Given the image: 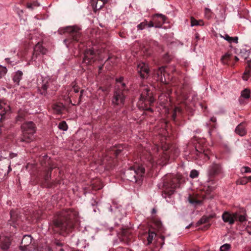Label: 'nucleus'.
Returning <instances> with one entry per match:
<instances>
[{
  "instance_id": "1",
  "label": "nucleus",
  "mask_w": 251,
  "mask_h": 251,
  "mask_svg": "<svg viewBox=\"0 0 251 251\" xmlns=\"http://www.w3.org/2000/svg\"><path fill=\"white\" fill-rule=\"evenodd\" d=\"M162 150L163 151V153L160 155L158 154V152L159 151L158 146L154 145L152 147L151 151L146 152L147 151H143L141 154V159L142 160H146L147 162L150 164V167H153L156 165L161 166L165 165L170 158H174L179 154L177 149H175L173 154V149L168 144L162 146Z\"/></svg>"
},
{
  "instance_id": "2",
  "label": "nucleus",
  "mask_w": 251,
  "mask_h": 251,
  "mask_svg": "<svg viewBox=\"0 0 251 251\" xmlns=\"http://www.w3.org/2000/svg\"><path fill=\"white\" fill-rule=\"evenodd\" d=\"M78 213L73 210L66 209L58 213L53 221L55 228L60 234L65 235L71 231L75 224L78 222Z\"/></svg>"
},
{
  "instance_id": "3",
  "label": "nucleus",
  "mask_w": 251,
  "mask_h": 251,
  "mask_svg": "<svg viewBox=\"0 0 251 251\" xmlns=\"http://www.w3.org/2000/svg\"><path fill=\"white\" fill-rule=\"evenodd\" d=\"M223 174V170L221 164L219 163H212L210 165L207 170V175L209 177L207 186L206 189L207 194H210L216 188V182L215 178Z\"/></svg>"
},
{
  "instance_id": "4",
  "label": "nucleus",
  "mask_w": 251,
  "mask_h": 251,
  "mask_svg": "<svg viewBox=\"0 0 251 251\" xmlns=\"http://www.w3.org/2000/svg\"><path fill=\"white\" fill-rule=\"evenodd\" d=\"M140 91L141 95L137 102V106L140 109L152 111L151 109L148 107V105H150L154 101L152 93L150 92V87L147 85H142L140 86Z\"/></svg>"
},
{
  "instance_id": "5",
  "label": "nucleus",
  "mask_w": 251,
  "mask_h": 251,
  "mask_svg": "<svg viewBox=\"0 0 251 251\" xmlns=\"http://www.w3.org/2000/svg\"><path fill=\"white\" fill-rule=\"evenodd\" d=\"M21 128L23 136L18 139L20 142L29 143L33 140V135L36 132L35 125L32 122H27L22 124Z\"/></svg>"
},
{
  "instance_id": "6",
  "label": "nucleus",
  "mask_w": 251,
  "mask_h": 251,
  "mask_svg": "<svg viewBox=\"0 0 251 251\" xmlns=\"http://www.w3.org/2000/svg\"><path fill=\"white\" fill-rule=\"evenodd\" d=\"M145 171V168L142 165L134 166L125 172V176L127 180L133 182H137L143 177Z\"/></svg>"
},
{
  "instance_id": "7",
  "label": "nucleus",
  "mask_w": 251,
  "mask_h": 251,
  "mask_svg": "<svg viewBox=\"0 0 251 251\" xmlns=\"http://www.w3.org/2000/svg\"><path fill=\"white\" fill-rule=\"evenodd\" d=\"M80 30V29L76 26H68L60 28L58 30V32L60 34L65 33L69 34V39H66L64 40V42L67 45L70 42L73 41L77 42L80 40L81 34Z\"/></svg>"
},
{
  "instance_id": "8",
  "label": "nucleus",
  "mask_w": 251,
  "mask_h": 251,
  "mask_svg": "<svg viewBox=\"0 0 251 251\" xmlns=\"http://www.w3.org/2000/svg\"><path fill=\"white\" fill-rule=\"evenodd\" d=\"M179 182L177 178L171 177L164 181L162 195L164 198L173 195L176 189L178 187Z\"/></svg>"
},
{
  "instance_id": "9",
  "label": "nucleus",
  "mask_w": 251,
  "mask_h": 251,
  "mask_svg": "<svg viewBox=\"0 0 251 251\" xmlns=\"http://www.w3.org/2000/svg\"><path fill=\"white\" fill-rule=\"evenodd\" d=\"M103 56L98 51H94L93 50H87L84 53L83 62L87 65H91L97 60H102Z\"/></svg>"
},
{
  "instance_id": "10",
  "label": "nucleus",
  "mask_w": 251,
  "mask_h": 251,
  "mask_svg": "<svg viewBox=\"0 0 251 251\" xmlns=\"http://www.w3.org/2000/svg\"><path fill=\"white\" fill-rule=\"evenodd\" d=\"M166 16L162 14H155L151 16V20L149 22V27L160 28L165 22Z\"/></svg>"
},
{
  "instance_id": "11",
  "label": "nucleus",
  "mask_w": 251,
  "mask_h": 251,
  "mask_svg": "<svg viewBox=\"0 0 251 251\" xmlns=\"http://www.w3.org/2000/svg\"><path fill=\"white\" fill-rule=\"evenodd\" d=\"M124 91L120 89H116L112 100V103L114 106H121L124 104L125 99Z\"/></svg>"
},
{
  "instance_id": "12",
  "label": "nucleus",
  "mask_w": 251,
  "mask_h": 251,
  "mask_svg": "<svg viewBox=\"0 0 251 251\" xmlns=\"http://www.w3.org/2000/svg\"><path fill=\"white\" fill-rule=\"evenodd\" d=\"M195 153L197 156L196 159H201L205 161L209 159L210 151L204 147H201L200 145H197Z\"/></svg>"
},
{
  "instance_id": "13",
  "label": "nucleus",
  "mask_w": 251,
  "mask_h": 251,
  "mask_svg": "<svg viewBox=\"0 0 251 251\" xmlns=\"http://www.w3.org/2000/svg\"><path fill=\"white\" fill-rule=\"evenodd\" d=\"M237 213H230L227 211H225L222 216V218L225 223H228L232 225L235 221H237Z\"/></svg>"
},
{
  "instance_id": "14",
  "label": "nucleus",
  "mask_w": 251,
  "mask_h": 251,
  "mask_svg": "<svg viewBox=\"0 0 251 251\" xmlns=\"http://www.w3.org/2000/svg\"><path fill=\"white\" fill-rule=\"evenodd\" d=\"M120 239L121 241L128 244L133 239L131 229L129 228L123 229L120 236Z\"/></svg>"
},
{
  "instance_id": "15",
  "label": "nucleus",
  "mask_w": 251,
  "mask_h": 251,
  "mask_svg": "<svg viewBox=\"0 0 251 251\" xmlns=\"http://www.w3.org/2000/svg\"><path fill=\"white\" fill-rule=\"evenodd\" d=\"M157 76V80L162 83H169V78H166L167 72L164 67H160L155 72Z\"/></svg>"
},
{
  "instance_id": "16",
  "label": "nucleus",
  "mask_w": 251,
  "mask_h": 251,
  "mask_svg": "<svg viewBox=\"0 0 251 251\" xmlns=\"http://www.w3.org/2000/svg\"><path fill=\"white\" fill-rule=\"evenodd\" d=\"M137 70L141 78H146L148 77L149 69L147 64L143 62L140 63L138 65Z\"/></svg>"
},
{
  "instance_id": "17",
  "label": "nucleus",
  "mask_w": 251,
  "mask_h": 251,
  "mask_svg": "<svg viewBox=\"0 0 251 251\" xmlns=\"http://www.w3.org/2000/svg\"><path fill=\"white\" fill-rule=\"evenodd\" d=\"M52 81L48 78H45L42 80V83L40 87H39V90L42 95H45L47 93L48 88H51V84Z\"/></svg>"
},
{
  "instance_id": "18",
  "label": "nucleus",
  "mask_w": 251,
  "mask_h": 251,
  "mask_svg": "<svg viewBox=\"0 0 251 251\" xmlns=\"http://www.w3.org/2000/svg\"><path fill=\"white\" fill-rule=\"evenodd\" d=\"M47 52V50L44 48L41 43L38 42L34 48L33 53V58H37V56L40 54H45Z\"/></svg>"
},
{
  "instance_id": "19",
  "label": "nucleus",
  "mask_w": 251,
  "mask_h": 251,
  "mask_svg": "<svg viewBox=\"0 0 251 251\" xmlns=\"http://www.w3.org/2000/svg\"><path fill=\"white\" fill-rule=\"evenodd\" d=\"M10 110L9 105L3 102H0V121L1 122L5 118V115Z\"/></svg>"
},
{
  "instance_id": "20",
  "label": "nucleus",
  "mask_w": 251,
  "mask_h": 251,
  "mask_svg": "<svg viewBox=\"0 0 251 251\" xmlns=\"http://www.w3.org/2000/svg\"><path fill=\"white\" fill-rule=\"evenodd\" d=\"M11 245V240L9 237L1 236L0 238V251L7 250Z\"/></svg>"
},
{
  "instance_id": "21",
  "label": "nucleus",
  "mask_w": 251,
  "mask_h": 251,
  "mask_svg": "<svg viewBox=\"0 0 251 251\" xmlns=\"http://www.w3.org/2000/svg\"><path fill=\"white\" fill-rule=\"evenodd\" d=\"M171 91H174L177 99L180 102L187 99L186 95L182 91L181 86H178L177 88H173Z\"/></svg>"
},
{
  "instance_id": "22",
  "label": "nucleus",
  "mask_w": 251,
  "mask_h": 251,
  "mask_svg": "<svg viewBox=\"0 0 251 251\" xmlns=\"http://www.w3.org/2000/svg\"><path fill=\"white\" fill-rule=\"evenodd\" d=\"M32 240V237L30 235H24L21 242L20 248L22 251L27 250V247L29 246Z\"/></svg>"
},
{
  "instance_id": "23",
  "label": "nucleus",
  "mask_w": 251,
  "mask_h": 251,
  "mask_svg": "<svg viewBox=\"0 0 251 251\" xmlns=\"http://www.w3.org/2000/svg\"><path fill=\"white\" fill-rule=\"evenodd\" d=\"M91 2L93 8L95 10H99L107 2V0H92Z\"/></svg>"
},
{
  "instance_id": "24",
  "label": "nucleus",
  "mask_w": 251,
  "mask_h": 251,
  "mask_svg": "<svg viewBox=\"0 0 251 251\" xmlns=\"http://www.w3.org/2000/svg\"><path fill=\"white\" fill-rule=\"evenodd\" d=\"M235 132L241 136L245 135L247 133V130L246 129L245 124L242 123L240 124L236 128Z\"/></svg>"
},
{
  "instance_id": "25",
  "label": "nucleus",
  "mask_w": 251,
  "mask_h": 251,
  "mask_svg": "<svg viewBox=\"0 0 251 251\" xmlns=\"http://www.w3.org/2000/svg\"><path fill=\"white\" fill-rule=\"evenodd\" d=\"M64 108V106L61 103H56L52 105L53 112L56 114H60Z\"/></svg>"
},
{
  "instance_id": "26",
  "label": "nucleus",
  "mask_w": 251,
  "mask_h": 251,
  "mask_svg": "<svg viewBox=\"0 0 251 251\" xmlns=\"http://www.w3.org/2000/svg\"><path fill=\"white\" fill-rule=\"evenodd\" d=\"M23 73L21 71H18L15 72L13 76V80L17 85H19V82L22 78Z\"/></svg>"
},
{
  "instance_id": "27",
  "label": "nucleus",
  "mask_w": 251,
  "mask_h": 251,
  "mask_svg": "<svg viewBox=\"0 0 251 251\" xmlns=\"http://www.w3.org/2000/svg\"><path fill=\"white\" fill-rule=\"evenodd\" d=\"M147 239V245H150L152 243L153 239L156 236V233L154 231H149L148 233L145 234Z\"/></svg>"
},
{
  "instance_id": "28",
  "label": "nucleus",
  "mask_w": 251,
  "mask_h": 251,
  "mask_svg": "<svg viewBox=\"0 0 251 251\" xmlns=\"http://www.w3.org/2000/svg\"><path fill=\"white\" fill-rule=\"evenodd\" d=\"M204 25V22L203 20H197L195 19L194 17L191 18V25L192 26H203Z\"/></svg>"
},
{
  "instance_id": "29",
  "label": "nucleus",
  "mask_w": 251,
  "mask_h": 251,
  "mask_svg": "<svg viewBox=\"0 0 251 251\" xmlns=\"http://www.w3.org/2000/svg\"><path fill=\"white\" fill-rule=\"evenodd\" d=\"M251 76V66L248 65L243 75V79L247 80L250 76Z\"/></svg>"
},
{
  "instance_id": "30",
  "label": "nucleus",
  "mask_w": 251,
  "mask_h": 251,
  "mask_svg": "<svg viewBox=\"0 0 251 251\" xmlns=\"http://www.w3.org/2000/svg\"><path fill=\"white\" fill-rule=\"evenodd\" d=\"M124 78L123 77H121L119 78L116 79L117 81V89H120L121 90H125V84L123 82V80Z\"/></svg>"
},
{
  "instance_id": "31",
  "label": "nucleus",
  "mask_w": 251,
  "mask_h": 251,
  "mask_svg": "<svg viewBox=\"0 0 251 251\" xmlns=\"http://www.w3.org/2000/svg\"><path fill=\"white\" fill-rule=\"evenodd\" d=\"M124 148H126L125 146L123 145H120L116 148H115L113 151L115 156H118L123 151H124Z\"/></svg>"
},
{
  "instance_id": "32",
  "label": "nucleus",
  "mask_w": 251,
  "mask_h": 251,
  "mask_svg": "<svg viewBox=\"0 0 251 251\" xmlns=\"http://www.w3.org/2000/svg\"><path fill=\"white\" fill-rule=\"evenodd\" d=\"M149 22L147 20H144V21L137 25V28L138 30H143L146 27H149Z\"/></svg>"
},
{
  "instance_id": "33",
  "label": "nucleus",
  "mask_w": 251,
  "mask_h": 251,
  "mask_svg": "<svg viewBox=\"0 0 251 251\" xmlns=\"http://www.w3.org/2000/svg\"><path fill=\"white\" fill-rule=\"evenodd\" d=\"M189 201L190 203L194 204V205H197L201 204L202 202L201 200H198L196 198L193 197L192 196H190L188 198Z\"/></svg>"
},
{
  "instance_id": "34",
  "label": "nucleus",
  "mask_w": 251,
  "mask_h": 251,
  "mask_svg": "<svg viewBox=\"0 0 251 251\" xmlns=\"http://www.w3.org/2000/svg\"><path fill=\"white\" fill-rule=\"evenodd\" d=\"M209 134L211 137H219L220 138V135L218 132L217 130L215 128L211 129L209 130Z\"/></svg>"
},
{
  "instance_id": "35",
  "label": "nucleus",
  "mask_w": 251,
  "mask_h": 251,
  "mask_svg": "<svg viewBox=\"0 0 251 251\" xmlns=\"http://www.w3.org/2000/svg\"><path fill=\"white\" fill-rule=\"evenodd\" d=\"M214 216L210 215L209 217L203 216L198 222L199 224H205L209 222L210 218H213Z\"/></svg>"
},
{
  "instance_id": "36",
  "label": "nucleus",
  "mask_w": 251,
  "mask_h": 251,
  "mask_svg": "<svg viewBox=\"0 0 251 251\" xmlns=\"http://www.w3.org/2000/svg\"><path fill=\"white\" fill-rule=\"evenodd\" d=\"M251 91L250 89H245L241 92V96L244 99H249L250 97Z\"/></svg>"
},
{
  "instance_id": "37",
  "label": "nucleus",
  "mask_w": 251,
  "mask_h": 251,
  "mask_svg": "<svg viewBox=\"0 0 251 251\" xmlns=\"http://www.w3.org/2000/svg\"><path fill=\"white\" fill-rule=\"evenodd\" d=\"M248 182V180L247 179V177H243L240 178L236 181L237 184L239 185H245Z\"/></svg>"
},
{
  "instance_id": "38",
  "label": "nucleus",
  "mask_w": 251,
  "mask_h": 251,
  "mask_svg": "<svg viewBox=\"0 0 251 251\" xmlns=\"http://www.w3.org/2000/svg\"><path fill=\"white\" fill-rule=\"evenodd\" d=\"M58 128L63 131H66L68 129V126L66 122H60L58 125Z\"/></svg>"
},
{
  "instance_id": "39",
  "label": "nucleus",
  "mask_w": 251,
  "mask_h": 251,
  "mask_svg": "<svg viewBox=\"0 0 251 251\" xmlns=\"http://www.w3.org/2000/svg\"><path fill=\"white\" fill-rule=\"evenodd\" d=\"M237 220H238L240 222H244L247 221V215L244 214L243 215H239L237 213Z\"/></svg>"
},
{
  "instance_id": "40",
  "label": "nucleus",
  "mask_w": 251,
  "mask_h": 251,
  "mask_svg": "<svg viewBox=\"0 0 251 251\" xmlns=\"http://www.w3.org/2000/svg\"><path fill=\"white\" fill-rule=\"evenodd\" d=\"M230 57V54L228 53H226L221 58V61L223 63L226 64Z\"/></svg>"
},
{
  "instance_id": "41",
  "label": "nucleus",
  "mask_w": 251,
  "mask_h": 251,
  "mask_svg": "<svg viewBox=\"0 0 251 251\" xmlns=\"http://www.w3.org/2000/svg\"><path fill=\"white\" fill-rule=\"evenodd\" d=\"M231 248L229 244H225L220 247V251H228Z\"/></svg>"
},
{
  "instance_id": "42",
  "label": "nucleus",
  "mask_w": 251,
  "mask_h": 251,
  "mask_svg": "<svg viewBox=\"0 0 251 251\" xmlns=\"http://www.w3.org/2000/svg\"><path fill=\"white\" fill-rule=\"evenodd\" d=\"M181 109L179 107H176L174 110V113H173V114L172 115V119L174 120H175V119L176 118V114L178 113H181Z\"/></svg>"
},
{
  "instance_id": "43",
  "label": "nucleus",
  "mask_w": 251,
  "mask_h": 251,
  "mask_svg": "<svg viewBox=\"0 0 251 251\" xmlns=\"http://www.w3.org/2000/svg\"><path fill=\"white\" fill-rule=\"evenodd\" d=\"M198 176H199V172L197 170H193L191 171L190 174V176L191 178H196Z\"/></svg>"
},
{
  "instance_id": "44",
  "label": "nucleus",
  "mask_w": 251,
  "mask_h": 251,
  "mask_svg": "<svg viewBox=\"0 0 251 251\" xmlns=\"http://www.w3.org/2000/svg\"><path fill=\"white\" fill-rule=\"evenodd\" d=\"M7 72V69L5 67L0 66V78L3 76Z\"/></svg>"
},
{
  "instance_id": "45",
  "label": "nucleus",
  "mask_w": 251,
  "mask_h": 251,
  "mask_svg": "<svg viewBox=\"0 0 251 251\" xmlns=\"http://www.w3.org/2000/svg\"><path fill=\"white\" fill-rule=\"evenodd\" d=\"M53 168H50V170H49L47 175L45 176V180L46 182H48V181L49 180L51 177V172Z\"/></svg>"
},
{
  "instance_id": "46",
  "label": "nucleus",
  "mask_w": 251,
  "mask_h": 251,
  "mask_svg": "<svg viewBox=\"0 0 251 251\" xmlns=\"http://www.w3.org/2000/svg\"><path fill=\"white\" fill-rule=\"evenodd\" d=\"M211 11L209 9L207 8L205 9V15L207 19H209L211 17Z\"/></svg>"
},
{
  "instance_id": "47",
  "label": "nucleus",
  "mask_w": 251,
  "mask_h": 251,
  "mask_svg": "<svg viewBox=\"0 0 251 251\" xmlns=\"http://www.w3.org/2000/svg\"><path fill=\"white\" fill-rule=\"evenodd\" d=\"M221 38H224L225 40H226L229 43H231V37H230L228 35L226 34L225 35H222L221 34L220 35Z\"/></svg>"
},
{
  "instance_id": "48",
  "label": "nucleus",
  "mask_w": 251,
  "mask_h": 251,
  "mask_svg": "<svg viewBox=\"0 0 251 251\" xmlns=\"http://www.w3.org/2000/svg\"><path fill=\"white\" fill-rule=\"evenodd\" d=\"M79 91V88L77 86H73L71 90V92H74L75 93H77Z\"/></svg>"
},
{
  "instance_id": "49",
  "label": "nucleus",
  "mask_w": 251,
  "mask_h": 251,
  "mask_svg": "<svg viewBox=\"0 0 251 251\" xmlns=\"http://www.w3.org/2000/svg\"><path fill=\"white\" fill-rule=\"evenodd\" d=\"M142 50L145 53H146L147 55H149L151 54V52H148L149 51V50L148 48L143 47Z\"/></svg>"
},
{
  "instance_id": "50",
  "label": "nucleus",
  "mask_w": 251,
  "mask_h": 251,
  "mask_svg": "<svg viewBox=\"0 0 251 251\" xmlns=\"http://www.w3.org/2000/svg\"><path fill=\"white\" fill-rule=\"evenodd\" d=\"M242 169L244 170V173H251V169L248 167H244Z\"/></svg>"
},
{
  "instance_id": "51",
  "label": "nucleus",
  "mask_w": 251,
  "mask_h": 251,
  "mask_svg": "<svg viewBox=\"0 0 251 251\" xmlns=\"http://www.w3.org/2000/svg\"><path fill=\"white\" fill-rule=\"evenodd\" d=\"M108 157L107 156H105V157H104L101 160V162H100V164H106L108 161Z\"/></svg>"
},
{
  "instance_id": "52",
  "label": "nucleus",
  "mask_w": 251,
  "mask_h": 251,
  "mask_svg": "<svg viewBox=\"0 0 251 251\" xmlns=\"http://www.w3.org/2000/svg\"><path fill=\"white\" fill-rule=\"evenodd\" d=\"M238 39V38L237 37H231V43L232 42L237 43Z\"/></svg>"
},
{
  "instance_id": "53",
  "label": "nucleus",
  "mask_w": 251,
  "mask_h": 251,
  "mask_svg": "<svg viewBox=\"0 0 251 251\" xmlns=\"http://www.w3.org/2000/svg\"><path fill=\"white\" fill-rule=\"evenodd\" d=\"M11 218L15 222V213L14 211H11L10 212Z\"/></svg>"
},
{
  "instance_id": "54",
  "label": "nucleus",
  "mask_w": 251,
  "mask_h": 251,
  "mask_svg": "<svg viewBox=\"0 0 251 251\" xmlns=\"http://www.w3.org/2000/svg\"><path fill=\"white\" fill-rule=\"evenodd\" d=\"M27 7L28 8L32 9L33 8V4L32 3H27Z\"/></svg>"
},
{
  "instance_id": "55",
  "label": "nucleus",
  "mask_w": 251,
  "mask_h": 251,
  "mask_svg": "<svg viewBox=\"0 0 251 251\" xmlns=\"http://www.w3.org/2000/svg\"><path fill=\"white\" fill-rule=\"evenodd\" d=\"M95 187V188L96 189H98V190H99V189H100L102 188L103 186L101 184H100L99 186L98 187H96V186H94Z\"/></svg>"
},
{
  "instance_id": "56",
  "label": "nucleus",
  "mask_w": 251,
  "mask_h": 251,
  "mask_svg": "<svg viewBox=\"0 0 251 251\" xmlns=\"http://www.w3.org/2000/svg\"><path fill=\"white\" fill-rule=\"evenodd\" d=\"M83 90H82L80 91V96H79V100H78V103H80V99H81V98L82 96V93H83Z\"/></svg>"
},
{
  "instance_id": "57",
  "label": "nucleus",
  "mask_w": 251,
  "mask_h": 251,
  "mask_svg": "<svg viewBox=\"0 0 251 251\" xmlns=\"http://www.w3.org/2000/svg\"><path fill=\"white\" fill-rule=\"evenodd\" d=\"M246 177H247V179L248 180V182L251 181V176H246Z\"/></svg>"
},
{
  "instance_id": "58",
  "label": "nucleus",
  "mask_w": 251,
  "mask_h": 251,
  "mask_svg": "<svg viewBox=\"0 0 251 251\" xmlns=\"http://www.w3.org/2000/svg\"><path fill=\"white\" fill-rule=\"evenodd\" d=\"M211 121H212L213 122H215L216 121V119L214 117H213L211 119Z\"/></svg>"
},
{
  "instance_id": "59",
  "label": "nucleus",
  "mask_w": 251,
  "mask_h": 251,
  "mask_svg": "<svg viewBox=\"0 0 251 251\" xmlns=\"http://www.w3.org/2000/svg\"><path fill=\"white\" fill-rule=\"evenodd\" d=\"M56 245H57L58 246H62V244H61V243H56Z\"/></svg>"
},
{
  "instance_id": "60",
  "label": "nucleus",
  "mask_w": 251,
  "mask_h": 251,
  "mask_svg": "<svg viewBox=\"0 0 251 251\" xmlns=\"http://www.w3.org/2000/svg\"><path fill=\"white\" fill-rule=\"evenodd\" d=\"M14 156V154H13V153H12V154H10V157H13Z\"/></svg>"
},
{
  "instance_id": "61",
  "label": "nucleus",
  "mask_w": 251,
  "mask_h": 251,
  "mask_svg": "<svg viewBox=\"0 0 251 251\" xmlns=\"http://www.w3.org/2000/svg\"><path fill=\"white\" fill-rule=\"evenodd\" d=\"M14 156V154H13V153H12V154H10V157H13Z\"/></svg>"
},
{
  "instance_id": "62",
  "label": "nucleus",
  "mask_w": 251,
  "mask_h": 251,
  "mask_svg": "<svg viewBox=\"0 0 251 251\" xmlns=\"http://www.w3.org/2000/svg\"><path fill=\"white\" fill-rule=\"evenodd\" d=\"M6 61L8 62L9 60V58H6L5 59Z\"/></svg>"
},
{
  "instance_id": "63",
  "label": "nucleus",
  "mask_w": 251,
  "mask_h": 251,
  "mask_svg": "<svg viewBox=\"0 0 251 251\" xmlns=\"http://www.w3.org/2000/svg\"><path fill=\"white\" fill-rule=\"evenodd\" d=\"M101 69H102V67H100L99 68L100 70Z\"/></svg>"
},
{
  "instance_id": "64",
  "label": "nucleus",
  "mask_w": 251,
  "mask_h": 251,
  "mask_svg": "<svg viewBox=\"0 0 251 251\" xmlns=\"http://www.w3.org/2000/svg\"><path fill=\"white\" fill-rule=\"evenodd\" d=\"M235 59H236V60H238V58H237L236 56H235Z\"/></svg>"
}]
</instances>
